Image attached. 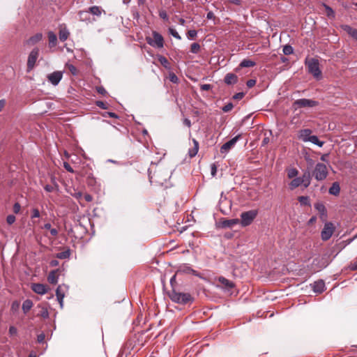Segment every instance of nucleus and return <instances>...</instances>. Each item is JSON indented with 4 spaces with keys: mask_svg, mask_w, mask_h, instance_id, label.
<instances>
[{
    "mask_svg": "<svg viewBox=\"0 0 357 357\" xmlns=\"http://www.w3.org/2000/svg\"><path fill=\"white\" fill-rule=\"evenodd\" d=\"M170 299L176 303L186 305L193 301V297L189 293L179 292L173 289L169 293Z\"/></svg>",
    "mask_w": 357,
    "mask_h": 357,
    "instance_id": "obj_1",
    "label": "nucleus"
},
{
    "mask_svg": "<svg viewBox=\"0 0 357 357\" xmlns=\"http://www.w3.org/2000/svg\"><path fill=\"white\" fill-rule=\"evenodd\" d=\"M305 66L307 68L308 73H311L317 79L321 77V71L317 59L314 58L306 59Z\"/></svg>",
    "mask_w": 357,
    "mask_h": 357,
    "instance_id": "obj_2",
    "label": "nucleus"
},
{
    "mask_svg": "<svg viewBox=\"0 0 357 357\" xmlns=\"http://www.w3.org/2000/svg\"><path fill=\"white\" fill-rule=\"evenodd\" d=\"M328 174L327 167L323 163L318 162L312 172V176L317 181H321L326 178Z\"/></svg>",
    "mask_w": 357,
    "mask_h": 357,
    "instance_id": "obj_3",
    "label": "nucleus"
},
{
    "mask_svg": "<svg viewBox=\"0 0 357 357\" xmlns=\"http://www.w3.org/2000/svg\"><path fill=\"white\" fill-rule=\"evenodd\" d=\"M152 35L153 38H151V37L146 38L147 43L153 47L162 48L164 46V39L162 36L155 31H153Z\"/></svg>",
    "mask_w": 357,
    "mask_h": 357,
    "instance_id": "obj_4",
    "label": "nucleus"
},
{
    "mask_svg": "<svg viewBox=\"0 0 357 357\" xmlns=\"http://www.w3.org/2000/svg\"><path fill=\"white\" fill-rule=\"evenodd\" d=\"M257 211L250 210L241 214V224L243 227L250 225L257 215Z\"/></svg>",
    "mask_w": 357,
    "mask_h": 357,
    "instance_id": "obj_5",
    "label": "nucleus"
},
{
    "mask_svg": "<svg viewBox=\"0 0 357 357\" xmlns=\"http://www.w3.org/2000/svg\"><path fill=\"white\" fill-rule=\"evenodd\" d=\"M319 105V102L314 100L301 98L295 100L293 103V106L295 109L303 107H314Z\"/></svg>",
    "mask_w": 357,
    "mask_h": 357,
    "instance_id": "obj_6",
    "label": "nucleus"
},
{
    "mask_svg": "<svg viewBox=\"0 0 357 357\" xmlns=\"http://www.w3.org/2000/svg\"><path fill=\"white\" fill-rule=\"evenodd\" d=\"M39 49L38 47H35L32 50V51L30 52L29 56H28V60H27V71L29 72L31 71L35 64H36V62L38 59V57L39 56Z\"/></svg>",
    "mask_w": 357,
    "mask_h": 357,
    "instance_id": "obj_7",
    "label": "nucleus"
},
{
    "mask_svg": "<svg viewBox=\"0 0 357 357\" xmlns=\"http://www.w3.org/2000/svg\"><path fill=\"white\" fill-rule=\"evenodd\" d=\"M334 227L333 223L328 222L325 223L323 229L321 231V239L324 241H328L333 235Z\"/></svg>",
    "mask_w": 357,
    "mask_h": 357,
    "instance_id": "obj_8",
    "label": "nucleus"
},
{
    "mask_svg": "<svg viewBox=\"0 0 357 357\" xmlns=\"http://www.w3.org/2000/svg\"><path fill=\"white\" fill-rule=\"evenodd\" d=\"M241 138V135H238L233 137L226 143L222 145L220 147L221 153H227L231 148L234 146L238 140Z\"/></svg>",
    "mask_w": 357,
    "mask_h": 357,
    "instance_id": "obj_9",
    "label": "nucleus"
},
{
    "mask_svg": "<svg viewBox=\"0 0 357 357\" xmlns=\"http://www.w3.org/2000/svg\"><path fill=\"white\" fill-rule=\"evenodd\" d=\"M63 77L61 71H54L47 75V80L54 86H57Z\"/></svg>",
    "mask_w": 357,
    "mask_h": 357,
    "instance_id": "obj_10",
    "label": "nucleus"
},
{
    "mask_svg": "<svg viewBox=\"0 0 357 357\" xmlns=\"http://www.w3.org/2000/svg\"><path fill=\"white\" fill-rule=\"evenodd\" d=\"M340 29L345 31L350 37L357 40V29L351 27L348 24H341Z\"/></svg>",
    "mask_w": 357,
    "mask_h": 357,
    "instance_id": "obj_11",
    "label": "nucleus"
},
{
    "mask_svg": "<svg viewBox=\"0 0 357 357\" xmlns=\"http://www.w3.org/2000/svg\"><path fill=\"white\" fill-rule=\"evenodd\" d=\"M302 185L305 188H307L311 183L312 174L309 170L303 172L302 176H300Z\"/></svg>",
    "mask_w": 357,
    "mask_h": 357,
    "instance_id": "obj_12",
    "label": "nucleus"
},
{
    "mask_svg": "<svg viewBox=\"0 0 357 357\" xmlns=\"http://www.w3.org/2000/svg\"><path fill=\"white\" fill-rule=\"evenodd\" d=\"M65 285H59L56 290V296L61 307H63V298L65 296Z\"/></svg>",
    "mask_w": 357,
    "mask_h": 357,
    "instance_id": "obj_13",
    "label": "nucleus"
},
{
    "mask_svg": "<svg viewBox=\"0 0 357 357\" xmlns=\"http://www.w3.org/2000/svg\"><path fill=\"white\" fill-rule=\"evenodd\" d=\"M31 289L35 293L40 295L46 294L47 291L46 285L40 283L33 284Z\"/></svg>",
    "mask_w": 357,
    "mask_h": 357,
    "instance_id": "obj_14",
    "label": "nucleus"
},
{
    "mask_svg": "<svg viewBox=\"0 0 357 357\" xmlns=\"http://www.w3.org/2000/svg\"><path fill=\"white\" fill-rule=\"evenodd\" d=\"M313 291L315 293L321 294L325 290V283L322 280L314 282L312 284Z\"/></svg>",
    "mask_w": 357,
    "mask_h": 357,
    "instance_id": "obj_15",
    "label": "nucleus"
},
{
    "mask_svg": "<svg viewBox=\"0 0 357 357\" xmlns=\"http://www.w3.org/2000/svg\"><path fill=\"white\" fill-rule=\"evenodd\" d=\"M314 207L319 213L321 218L327 216L326 208L322 202L315 203Z\"/></svg>",
    "mask_w": 357,
    "mask_h": 357,
    "instance_id": "obj_16",
    "label": "nucleus"
},
{
    "mask_svg": "<svg viewBox=\"0 0 357 357\" xmlns=\"http://www.w3.org/2000/svg\"><path fill=\"white\" fill-rule=\"evenodd\" d=\"M312 131L310 129H303L299 132L298 137L302 141L306 142H308L311 137Z\"/></svg>",
    "mask_w": 357,
    "mask_h": 357,
    "instance_id": "obj_17",
    "label": "nucleus"
},
{
    "mask_svg": "<svg viewBox=\"0 0 357 357\" xmlns=\"http://www.w3.org/2000/svg\"><path fill=\"white\" fill-rule=\"evenodd\" d=\"M179 272L183 273H190L195 276H199V273L195 270L192 269L189 265L184 264L183 266H181L179 269Z\"/></svg>",
    "mask_w": 357,
    "mask_h": 357,
    "instance_id": "obj_18",
    "label": "nucleus"
},
{
    "mask_svg": "<svg viewBox=\"0 0 357 357\" xmlns=\"http://www.w3.org/2000/svg\"><path fill=\"white\" fill-rule=\"evenodd\" d=\"M43 35L40 33H38L35 34L34 36L30 37L26 41V43L28 45L32 46L35 44L38 43L42 40Z\"/></svg>",
    "mask_w": 357,
    "mask_h": 357,
    "instance_id": "obj_19",
    "label": "nucleus"
},
{
    "mask_svg": "<svg viewBox=\"0 0 357 357\" xmlns=\"http://www.w3.org/2000/svg\"><path fill=\"white\" fill-rule=\"evenodd\" d=\"M240 220L237 218L230 219V220H225L222 222V227L224 228H231L234 225L238 224Z\"/></svg>",
    "mask_w": 357,
    "mask_h": 357,
    "instance_id": "obj_20",
    "label": "nucleus"
},
{
    "mask_svg": "<svg viewBox=\"0 0 357 357\" xmlns=\"http://www.w3.org/2000/svg\"><path fill=\"white\" fill-rule=\"evenodd\" d=\"M225 82L228 84H234L237 82L238 77L234 73H227L225 77Z\"/></svg>",
    "mask_w": 357,
    "mask_h": 357,
    "instance_id": "obj_21",
    "label": "nucleus"
},
{
    "mask_svg": "<svg viewBox=\"0 0 357 357\" xmlns=\"http://www.w3.org/2000/svg\"><path fill=\"white\" fill-rule=\"evenodd\" d=\"M218 282L228 290L234 287V283L222 276L218 278Z\"/></svg>",
    "mask_w": 357,
    "mask_h": 357,
    "instance_id": "obj_22",
    "label": "nucleus"
},
{
    "mask_svg": "<svg viewBox=\"0 0 357 357\" xmlns=\"http://www.w3.org/2000/svg\"><path fill=\"white\" fill-rule=\"evenodd\" d=\"M340 187L338 182H334L328 190V192L332 195L337 196L340 194Z\"/></svg>",
    "mask_w": 357,
    "mask_h": 357,
    "instance_id": "obj_23",
    "label": "nucleus"
},
{
    "mask_svg": "<svg viewBox=\"0 0 357 357\" xmlns=\"http://www.w3.org/2000/svg\"><path fill=\"white\" fill-rule=\"evenodd\" d=\"M57 271H52L48 276L47 280L50 283L56 284L58 282V276L56 275Z\"/></svg>",
    "mask_w": 357,
    "mask_h": 357,
    "instance_id": "obj_24",
    "label": "nucleus"
},
{
    "mask_svg": "<svg viewBox=\"0 0 357 357\" xmlns=\"http://www.w3.org/2000/svg\"><path fill=\"white\" fill-rule=\"evenodd\" d=\"M33 307V302L30 299H26L23 302L22 310L24 314L27 313Z\"/></svg>",
    "mask_w": 357,
    "mask_h": 357,
    "instance_id": "obj_25",
    "label": "nucleus"
},
{
    "mask_svg": "<svg viewBox=\"0 0 357 357\" xmlns=\"http://www.w3.org/2000/svg\"><path fill=\"white\" fill-rule=\"evenodd\" d=\"M301 181L300 177L294 178L289 183V188L290 190H294L295 188H298V186L301 185Z\"/></svg>",
    "mask_w": 357,
    "mask_h": 357,
    "instance_id": "obj_26",
    "label": "nucleus"
},
{
    "mask_svg": "<svg viewBox=\"0 0 357 357\" xmlns=\"http://www.w3.org/2000/svg\"><path fill=\"white\" fill-rule=\"evenodd\" d=\"M49 45L50 47H54L56 44L57 38L56 34L52 31L48 32Z\"/></svg>",
    "mask_w": 357,
    "mask_h": 357,
    "instance_id": "obj_27",
    "label": "nucleus"
},
{
    "mask_svg": "<svg viewBox=\"0 0 357 357\" xmlns=\"http://www.w3.org/2000/svg\"><path fill=\"white\" fill-rule=\"evenodd\" d=\"M193 142L195 144L194 147L190 149L188 151V155L190 158L195 157L197 155L199 150V143L195 139H193Z\"/></svg>",
    "mask_w": 357,
    "mask_h": 357,
    "instance_id": "obj_28",
    "label": "nucleus"
},
{
    "mask_svg": "<svg viewBox=\"0 0 357 357\" xmlns=\"http://www.w3.org/2000/svg\"><path fill=\"white\" fill-rule=\"evenodd\" d=\"M102 10L97 6H93L89 8V12L91 13L93 15L100 16L102 14Z\"/></svg>",
    "mask_w": 357,
    "mask_h": 357,
    "instance_id": "obj_29",
    "label": "nucleus"
},
{
    "mask_svg": "<svg viewBox=\"0 0 357 357\" xmlns=\"http://www.w3.org/2000/svg\"><path fill=\"white\" fill-rule=\"evenodd\" d=\"M69 31L66 29H61L59 31V39L61 41L63 42L67 40L69 36Z\"/></svg>",
    "mask_w": 357,
    "mask_h": 357,
    "instance_id": "obj_30",
    "label": "nucleus"
},
{
    "mask_svg": "<svg viewBox=\"0 0 357 357\" xmlns=\"http://www.w3.org/2000/svg\"><path fill=\"white\" fill-rule=\"evenodd\" d=\"M255 65H256V63L252 60L243 59L240 63V67L249 68V67L255 66Z\"/></svg>",
    "mask_w": 357,
    "mask_h": 357,
    "instance_id": "obj_31",
    "label": "nucleus"
},
{
    "mask_svg": "<svg viewBox=\"0 0 357 357\" xmlns=\"http://www.w3.org/2000/svg\"><path fill=\"white\" fill-rule=\"evenodd\" d=\"M158 60L161 63L162 66H164L165 68L169 69V63L166 57L162 55L158 56Z\"/></svg>",
    "mask_w": 357,
    "mask_h": 357,
    "instance_id": "obj_32",
    "label": "nucleus"
},
{
    "mask_svg": "<svg viewBox=\"0 0 357 357\" xmlns=\"http://www.w3.org/2000/svg\"><path fill=\"white\" fill-rule=\"evenodd\" d=\"M326 11V15L329 18H331V19H333L335 18V12L334 10L332 9V8H331L329 6L324 3L323 4Z\"/></svg>",
    "mask_w": 357,
    "mask_h": 357,
    "instance_id": "obj_33",
    "label": "nucleus"
},
{
    "mask_svg": "<svg viewBox=\"0 0 357 357\" xmlns=\"http://www.w3.org/2000/svg\"><path fill=\"white\" fill-rule=\"evenodd\" d=\"M308 142L317 145L319 147H321L324 143V142L320 141L317 135H312Z\"/></svg>",
    "mask_w": 357,
    "mask_h": 357,
    "instance_id": "obj_34",
    "label": "nucleus"
},
{
    "mask_svg": "<svg viewBox=\"0 0 357 357\" xmlns=\"http://www.w3.org/2000/svg\"><path fill=\"white\" fill-rule=\"evenodd\" d=\"M70 252L69 250H66L65 251H63V252H59L56 255V258L58 259H68L70 257Z\"/></svg>",
    "mask_w": 357,
    "mask_h": 357,
    "instance_id": "obj_35",
    "label": "nucleus"
},
{
    "mask_svg": "<svg viewBox=\"0 0 357 357\" xmlns=\"http://www.w3.org/2000/svg\"><path fill=\"white\" fill-rule=\"evenodd\" d=\"M301 205L310 206V198L308 196H301L298 199Z\"/></svg>",
    "mask_w": 357,
    "mask_h": 357,
    "instance_id": "obj_36",
    "label": "nucleus"
},
{
    "mask_svg": "<svg viewBox=\"0 0 357 357\" xmlns=\"http://www.w3.org/2000/svg\"><path fill=\"white\" fill-rule=\"evenodd\" d=\"M38 307H40L41 310L38 315L42 317L44 319H47L49 317V312H48L47 309L45 307H40V306H38Z\"/></svg>",
    "mask_w": 357,
    "mask_h": 357,
    "instance_id": "obj_37",
    "label": "nucleus"
},
{
    "mask_svg": "<svg viewBox=\"0 0 357 357\" xmlns=\"http://www.w3.org/2000/svg\"><path fill=\"white\" fill-rule=\"evenodd\" d=\"M298 174V171L296 168H291L287 170V176L289 178L296 177Z\"/></svg>",
    "mask_w": 357,
    "mask_h": 357,
    "instance_id": "obj_38",
    "label": "nucleus"
},
{
    "mask_svg": "<svg viewBox=\"0 0 357 357\" xmlns=\"http://www.w3.org/2000/svg\"><path fill=\"white\" fill-rule=\"evenodd\" d=\"M282 52L285 55H290L293 54L294 48L289 45H286L283 47Z\"/></svg>",
    "mask_w": 357,
    "mask_h": 357,
    "instance_id": "obj_39",
    "label": "nucleus"
},
{
    "mask_svg": "<svg viewBox=\"0 0 357 357\" xmlns=\"http://www.w3.org/2000/svg\"><path fill=\"white\" fill-rule=\"evenodd\" d=\"M68 192L70 194L71 196H73L77 199H79L80 198L82 197V193L80 191L76 190L75 189H73V191L70 190H68Z\"/></svg>",
    "mask_w": 357,
    "mask_h": 357,
    "instance_id": "obj_40",
    "label": "nucleus"
},
{
    "mask_svg": "<svg viewBox=\"0 0 357 357\" xmlns=\"http://www.w3.org/2000/svg\"><path fill=\"white\" fill-rule=\"evenodd\" d=\"M201 49L200 45L197 43H194L191 45L190 52L193 54H197Z\"/></svg>",
    "mask_w": 357,
    "mask_h": 357,
    "instance_id": "obj_41",
    "label": "nucleus"
},
{
    "mask_svg": "<svg viewBox=\"0 0 357 357\" xmlns=\"http://www.w3.org/2000/svg\"><path fill=\"white\" fill-rule=\"evenodd\" d=\"M169 33L173 36L176 39H178V40H181V37L180 36V35L178 34V33L176 31V29H173V28H169Z\"/></svg>",
    "mask_w": 357,
    "mask_h": 357,
    "instance_id": "obj_42",
    "label": "nucleus"
},
{
    "mask_svg": "<svg viewBox=\"0 0 357 357\" xmlns=\"http://www.w3.org/2000/svg\"><path fill=\"white\" fill-rule=\"evenodd\" d=\"M234 107V105L231 102H229L227 105H225L222 108V111L224 112H230Z\"/></svg>",
    "mask_w": 357,
    "mask_h": 357,
    "instance_id": "obj_43",
    "label": "nucleus"
},
{
    "mask_svg": "<svg viewBox=\"0 0 357 357\" xmlns=\"http://www.w3.org/2000/svg\"><path fill=\"white\" fill-rule=\"evenodd\" d=\"M197 35V32L196 30H190L187 33V36L189 39L195 38Z\"/></svg>",
    "mask_w": 357,
    "mask_h": 357,
    "instance_id": "obj_44",
    "label": "nucleus"
},
{
    "mask_svg": "<svg viewBox=\"0 0 357 357\" xmlns=\"http://www.w3.org/2000/svg\"><path fill=\"white\" fill-rule=\"evenodd\" d=\"M15 216L14 215H8L6 218V222L8 225H12L15 221Z\"/></svg>",
    "mask_w": 357,
    "mask_h": 357,
    "instance_id": "obj_45",
    "label": "nucleus"
},
{
    "mask_svg": "<svg viewBox=\"0 0 357 357\" xmlns=\"http://www.w3.org/2000/svg\"><path fill=\"white\" fill-rule=\"evenodd\" d=\"M21 206L18 202H16L13 205V212L17 214L20 211Z\"/></svg>",
    "mask_w": 357,
    "mask_h": 357,
    "instance_id": "obj_46",
    "label": "nucleus"
},
{
    "mask_svg": "<svg viewBox=\"0 0 357 357\" xmlns=\"http://www.w3.org/2000/svg\"><path fill=\"white\" fill-rule=\"evenodd\" d=\"M159 16L164 20H168V15L165 10H160L159 12Z\"/></svg>",
    "mask_w": 357,
    "mask_h": 357,
    "instance_id": "obj_47",
    "label": "nucleus"
},
{
    "mask_svg": "<svg viewBox=\"0 0 357 357\" xmlns=\"http://www.w3.org/2000/svg\"><path fill=\"white\" fill-rule=\"evenodd\" d=\"M39 217H40V212H39L38 209L33 208L32 210L31 218H39Z\"/></svg>",
    "mask_w": 357,
    "mask_h": 357,
    "instance_id": "obj_48",
    "label": "nucleus"
},
{
    "mask_svg": "<svg viewBox=\"0 0 357 357\" xmlns=\"http://www.w3.org/2000/svg\"><path fill=\"white\" fill-rule=\"evenodd\" d=\"M256 84V80L253 79H250L247 81L246 85L248 88L253 87Z\"/></svg>",
    "mask_w": 357,
    "mask_h": 357,
    "instance_id": "obj_49",
    "label": "nucleus"
},
{
    "mask_svg": "<svg viewBox=\"0 0 357 357\" xmlns=\"http://www.w3.org/2000/svg\"><path fill=\"white\" fill-rule=\"evenodd\" d=\"M169 79L173 83H177L178 82V78L174 73L169 75Z\"/></svg>",
    "mask_w": 357,
    "mask_h": 357,
    "instance_id": "obj_50",
    "label": "nucleus"
},
{
    "mask_svg": "<svg viewBox=\"0 0 357 357\" xmlns=\"http://www.w3.org/2000/svg\"><path fill=\"white\" fill-rule=\"evenodd\" d=\"M68 69L73 75H77V68H75V66H74L72 64L68 65Z\"/></svg>",
    "mask_w": 357,
    "mask_h": 357,
    "instance_id": "obj_51",
    "label": "nucleus"
},
{
    "mask_svg": "<svg viewBox=\"0 0 357 357\" xmlns=\"http://www.w3.org/2000/svg\"><path fill=\"white\" fill-rule=\"evenodd\" d=\"M44 189L45 191L48 192H53L54 190H56V188H54L53 185H46L44 187Z\"/></svg>",
    "mask_w": 357,
    "mask_h": 357,
    "instance_id": "obj_52",
    "label": "nucleus"
},
{
    "mask_svg": "<svg viewBox=\"0 0 357 357\" xmlns=\"http://www.w3.org/2000/svg\"><path fill=\"white\" fill-rule=\"evenodd\" d=\"M45 335L43 333L39 334L38 336H37V341L38 343H43L44 342V340H45Z\"/></svg>",
    "mask_w": 357,
    "mask_h": 357,
    "instance_id": "obj_53",
    "label": "nucleus"
},
{
    "mask_svg": "<svg viewBox=\"0 0 357 357\" xmlns=\"http://www.w3.org/2000/svg\"><path fill=\"white\" fill-rule=\"evenodd\" d=\"M88 15L87 11H80L79 13V16L81 20H84L86 18V16Z\"/></svg>",
    "mask_w": 357,
    "mask_h": 357,
    "instance_id": "obj_54",
    "label": "nucleus"
},
{
    "mask_svg": "<svg viewBox=\"0 0 357 357\" xmlns=\"http://www.w3.org/2000/svg\"><path fill=\"white\" fill-rule=\"evenodd\" d=\"M96 90H97V92H98V93H100V94H102V95H103V96H105V95H106V94H107V91H106V90H105V88H104V87H102V86H98V87H97Z\"/></svg>",
    "mask_w": 357,
    "mask_h": 357,
    "instance_id": "obj_55",
    "label": "nucleus"
},
{
    "mask_svg": "<svg viewBox=\"0 0 357 357\" xmlns=\"http://www.w3.org/2000/svg\"><path fill=\"white\" fill-rule=\"evenodd\" d=\"M96 105L98 107H99L100 108L103 109H105L107 108L106 104L104 102H102V101H97L96 102Z\"/></svg>",
    "mask_w": 357,
    "mask_h": 357,
    "instance_id": "obj_56",
    "label": "nucleus"
},
{
    "mask_svg": "<svg viewBox=\"0 0 357 357\" xmlns=\"http://www.w3.org/2000/svg\"><path fill=\"white\" fill-rule=\"evenodd\" d=\"M200 88L202 91H208L211 89V85L208 84H202Z\"/></svg>",
    "mask_w": 357,
    "mask_h": 357,
    "instance_id": "obj_57",
    "label": "nucleus"
},
{
    "mask_svg": "<svg viewBox=\"0 0 357 357\" xmlns=\"http://www.w3.org/2000/svg\"><path fill=\"white\" fill-rule=\"evenodd\" d=\"M244 96V93L243 92L237 93L234 96L233 98L236 100L242 99Z\"/></svg>",
    "mask_w": 357,
    "mask_h": 357,
    "instance_id": "obj_58",
    "label": "nucleus"
},
{
    "mask_svg": "<svg viewBox=\"0 0 357 357\" xmlns=\"http://www.w3.org/2000/svg\"><path fill=\"white\" fill-rule=\"evenodd\" d=\"M63 167L69 172H74L73 168L71 167V166L68 162H65L63 163Z\"/></svg>",
    "mask_w": 357,
    "mask_h": 357,
    "instance_id": "obj_59",
    "label": "nucleus"
},
{
    "mask_svg": "<svg viewBox=\"0 0 357 357\" xmlns=\"http://www.w3.org/2000/svg\"><path fill=\"white\" fill-rule=\"evenodd\" d=\"M17 333V330L15 326H10L9 328V333L11 335H16Z\"/></svg>",
    "mask_w": 357,
    "mask_h": 357,
    "instance_id": "obj_60",
    "label": "nucleus"
},
{
    "mask_svg": "<svg viewBox=\"0 0 357 357\" xmlns=\"http://www.w3.org/2000/svg\"><path fill=\"white\" fill-rule=\"evenodd\" d=\"M19 307H20V303L18 301H14L12 303L11 309L13 310H16L17 309H18Z\"/></svg>",
    "mask_w": 357,
    "mask_h": 357,
    "instance_id": "obj_61",
    "label": "nucleus"
},
{
    "mask_svg": "<svg viewBox=\"0 0 357 357\" xmlns=\"http://www.w3.org/2000/svg\"><path fill=\"white\" fill-rule=\"evenodd\" d=\"M211 175L215 176L217 172V167L215 164L211 165Z\"/></svg>",
    "mask_w": 357,
    "mask_h": 357,
    "instance_id": "obj_62",
    "label": "nucleus"
},
{
    "mask_svg": "<svg viewBox=\"0 0 357 357\" xmlns=\"http://www.w3.org/2000/svg\"><path fill=\"white\" fill-rule=\"evenodd\" d=\"M51 181H52V183H53V186H54V188H56V190H58V189H59V185H58V184H57V183H56V178H55L54 176H52V177L51 178Z\"/></svg>",
    "mask_w": 357,
    "mask_h": 357,
    "instance_id": "obj_63",
    "label": "nucleus"
},
{
    "mask_svg": "<svg viewBox=\"0 0 357 357\" xmlns=\"http://www.w3.org/2000/svg\"><path fill=\"white\" fill-rule=\"evenodd\" d=\"M84 199L88 202H90L93 200L92 196L89 194L84 195Z\"/></svg>",
    "mask_w": 357,
    "mask_h": 357,
    "instance_id": "obj_64",
    "label": "nucleus"
}]
</instances>
